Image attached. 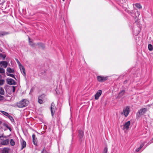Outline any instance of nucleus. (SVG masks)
Masks as SVG:
<instances>
[{
	"instance_id": "1",
	"label": "nucleus",
	"mask_w": 153,
	"mask_h": 153,
	"mask_svg": "<svg viewBox=\"0 0 153 153\" xmlns=\"http://www.w3.org/2000/svg\"><path fill=\"white\" fill-rule=\"evenodd\" d=\"M29 102L25 99H23L22 100L18 102L16 106L19 108H23L27 106Z\"/></svg>"
},
{
	"instance_id": "2",
	"label": "nucleus",
	"mask_w": 153,
	"mask_h": 153,
	"mask_svg": "<svg viewBox=\"0 0 153 153\" xmlns=\"http://www.w3.org/2000/svg\"><path fill=\"white\" fill-rule=\"evenodd\" d=\"M130 111V108L129 106H127L124 107L123 110V112L121 113L122 114H123L125 117L128 115Z\"/></svg>"
},
{
	"instance_id": "3",
	"label": "nucleus",
	"mask_w": 153,
	"mask_h": 153,
	"mask_svg": "<svg viewBox=\"0 0 153 153\" xmlns=\"http://www.w3.org/2000/svg\"><path fill=\"white\" fill-rule=\"evenodd\" d=\"M0 139L1 140L0 143L1 145L5 146L8 144L9 141L8 139L3 137H0Z\"/></svg>"
},
{
	"instance_id": "4",
	"label": "nucleus",
	"mask_w": 153,
	"mask_h": 153,
	"mask_svg": "<svg viewBox=\"0 0 153 153\" xmlns=\"http://www.w3.org/2000/svg\"><path fill=\"white\" fill-rule=\"evenodd\" d=\"M131 124V122L129 121L125 123L123 125V130L125 132L127 131L129 129V126Z\"/></svg>"
},
{
	"instance_id": "5",
	"label": "nucleus",
	"mask_w": 153,
	"mask_h": 153,
	"mask_svg": "<svg viewBox=\"0 0 153 153\" xmlns=\"http://www.w3.org/2000/svg\"><path fill=\"white\" fill-rule=\"evenodd\" d=\"M56 110V108L55 104L53 102H52L51 104V113L52 116L54 115Z\"/></svg>"
},
{
	"instance_id": "6",
	"label": "nucleus",
	"mask_w": 153,
	"mask_h": 153,
	"mask_svg": "<svg viewBox=\"0 0 153 153\" xmlns=\"http://www.w3.org/2000/svg\"><path fill=\"white\" fill-rule=\"evenodd\" d=\"M108 79L107 76L104 77L101 76H97V79L98 81L100 82H103L106 80Z\"/></svg>"
},
{
	"instance_id": "7",
	"label": "nucleus",
	"mask_w": 153,
	"mask_h": 153,
	"mask_svg": "<svg viewBox=\"0 0 153 153\" xmlns=\"http://www.w3.org/2000/svg\"><path fill=\"white\" fill-rule=\"evenodd\" d=\"M147 111V109L146 108H142L138 111V113L139 116H141L145 114Z\"/></svg>"
},
{
	"instance_id": "8",
	"label": "nucleus",
	"mask_w": 153,
	"mask_h": 153,
	"mask_svg": "<svg viewBox=\"0 0 153 153\" xmlns=\"http://www.w3.org/2000/svg\"><path fill=\"white\" fill-rule=\"evenodd\" d=\"M6 81L7 83L9 85H15L16 84L15 81L12 79H7Z\"/></svg>"
},
{
	"instance_id": "9",
	"label": "nucleus",
	"mask_w": 153,
	"mask_h": 153,
	"mask_svg": "<svg viewBox=\"0 0 153 153\" xmlns=\"http://www.w3.org/2000/svg\"><path fill=\"white\" fill-rule=\"evenodd\" d=\"M102 93V91L99 90L97 92L95 95V99L97 100H98L99 97L101 96Z\"/></svg>"
},
{
	"instance_id": "10",
	"label": "nucleus",
	"mask_w": 153,
	"mask_h": 153,
	"mask_svg": "<svg viewBox=\"0 0 153 153\" xmlns=\"http://www.w3.org/2000/svg\"><path fill=\"white\" fill-rule=\"evenodd\" d=\"M10 149L8 148H4L1 149V153H9Z\"/></svg>"
},
{
	"instance_id": "11",
	"label": "nucleus",
	"mask_w": 153,
	"mask_h": 153,
	"mask_svg": "<svg viewBox=\"0 0 153 153\" xmlns=\"http://www.w3.org/2000/svg\"><path fill=\"white\" fill-rule=\"evenodd\" d=\"M19 68L21 70V72L24 76H26V72L25 69L23 65H21L19 67Z\"/></svg>"
},
{
	"instance_id": "12",
	"label": "nucleus",
	"mask_w": 153,
	"mask_h": 153,
	"mask_svg": "<svg viewBox=\"0 0 153 153\" xmlns=\"http://www.w3.org/2000/svg\"><path fill=\"white\" fill-rule=\"evenodd\" d=\"M79 134L78 137L79 138V140L82 139L84 135V131L81 130H79L78 131Z\"/></svg>"
},
{
	"instance_id": "13",
	"label": "nucleus",
	"mask_w": 153,
	"mask_h": 153,
	"mask_svg": "<svg viewBox=\"0 0 153 153\" xmlns=\"http://www.w3.org/2000/svg\"><path fill=\"white\" fill-rule=\"evenodd\" d=\"M1 65V66H3L4 68H6L7 66L8 63L6 61H1L0 62V65Z\"/></svg>"
},
{
	"instance_id": "14",
	"label": "nucleus",
	"mask_w": 153,
	"mask_h": 153,
	"mask_svg": "<svg viewBox=\"0 0 153 153\" xmlns=\"http://www.w3.org/2000/svg\"><path fill=\"white\" fill-rule=\"evenodd\" d=\"M26 144L25 141L23 140H22L21 142V150H22L24 148L26 147Z\"/></svg>"
},
{
	"instance_id": "15",
	"label": "nucleus",
	"mask_w": 153,
	"mask_h": 153,
	"mask_svg": "<svg viewBox=\"0 0 153 153\" xmlns=\"http://www.w3.org/2000/svg\"><path fill=\"white\" fill-rule=\"evenodd\" d=\"M146 143V142H144L143 143H142L140 145V146L136 149L135 151L136 152H138L143 147Z\"/></svg>"
},
{
	"instance_id": "16",
	"label": "nucleus",
	"mask_w": 153,
	"mask_h": 153,
	"mask_svg": "<svg viewBox=\"0 0 153 153\" xmlns=\"http://www.w3.org/2000/svg\"><path fill=\"white\" fill-rule=\"evenodd\" d=\"M32 136L33 143L34 145H36L37 138L36 137V136L34 134H33Z\"/></svg>"
},
{
	"instance_id": "17",
	"label": "nucleus",
	"mask_w": 153,
	"mask_h": 153,
	"mask_svg": "<svg viewBox=\"0 0 153 153\" xmlns=\"http://www.w3.org/2000/svg\"><path fill=\"white\" fill-rule=\"evenodd\" d=\"M7 72L10 73H13L14 72V71L13 69L11 68H7Z\"/></svg>"
},
{
	"instance_id": "18",
	"label": "nucleus",
	"mask_w": 153,
	"mask_h": 153,
	"mask_svg": "<svg viewBox=\"0 0 153 153\" xmlns=\"http://www.w3.org/2000/svg\"><path fill=\"white\" fill-rule=\"evenodd\" d=\"M6 56L5 54L0 53V59H5Z\"/></svg>"
},
{
	"instance_id": "19",
	"label": "nucleus",
	"mask_w": 153,
	"mask_h": 153,
	"mask_svg": "<svg viewBox=\"0 0 153 153\" xmlns=\"http://www.w3.org/2000/svg\"><path fill=\"white\" fill-rule=\"evenodd\" d=\"M9 33L8 32H6L4 31H2L0 32V35L2 36H4L8 34Z\"/></svg>"
},
{
	"instance_id": "20",
	"label": "nucleus",
	"mask_w": 153,
	"mask_h": 153,
	"mask_svg": "<svg viewBox=\"0 0 153 153\" xmlns=\"http://www.w3.org/2000/svg\"><path fill=\"white\" fill-rule=\"evenodd\" d=\"M134 5L137 8L139 9H141L142 7L141 5L139 3H137L134 4Z\"/></svg>"
},
{
	"instance_id": "21",
	"label": "nucleus",
	"mask_w": 153,
	"mask_h": 153,
	"mask_svg": "<svg viewBox=\"0 0 153 153\" xmlns=\"http://www.w3.org/2000/svg\"><path fill=\"white\" fill-rule=\"evenodd\" d=\"M125 93V91L124 90H122L119 93V96L120 97H121L123 96Z\"/></svg>"
},
{
	"instance_id": "22",
	"label": "nucleus",
	"mask_w": 153,
	"mask_h": 153,
	"mask_svg": "<svg viewBox=\"0 0 153 153\" xmlns=\"http://www.w3.org/2000/svg\"><path fill=\"white\" fill-rule=\"evenodd\" d=\"M1 112L3 115L7 116L8 117L10 115L8 113L4 111H1Z\"/></svg>"
},
{
	"instance_id": "23",
	"label": "nucleus",
	"mask_w": 153,
	"mask_h": 153,
	"mask_svg": "<svg viewBox=\"0 0 153 153\" xmlns=\"http://www.w3.org/2000/svg\"><path fill=\"white\" fill-rule=\"evenodd\" d=\"M4 91L3 88L1 87H0V94L1 95L4 94Z\"/></svg>"
},
{
	"instance_id": "24",
	"label": "nucleus",
	"mask_w": 153,
	"mask_h": 153,
	"mask_svg": "<svg viewBox=\"0 0 153 153\" xmlns=\"http://www.w3.org/2000/svg\"><path fill=\"white\" fill-rule=\"evenodd\" d=\"M149 50L150 51H152L153 50V47L151 44H149L148 45Z\"/></svg>"
},
{
	"instance_id": "25",
	"label": "nucleus",
	"mask_w": 153,
	"mask_h": 153,
	"mask_svg": "<svg viewBox=\"0 0 153 153\" xmlns=\"http://www.w3.org/2000/svg\"><path fill=\"white\" fill-rule=\"evenodd\" d=\"M40 97H38V102L40 104H42L43 102V101L44 100H42V99H40Z\"/></svg>"
},
{
	"instance_id": "26",
	"label": "nucleus",
	"mask_w": 153,
	"mask_h": 153,
	"mask_svg": "<svg viewBox=\"0 0 153 153\" xmlns=\"http://www.w3.org/2000/svg\"><path fill=\"white\" fill-rule=\"evenodd\" d=\"M45 96L44 94H42V95H41L39 96L38 97H40V99H42V100H45Z\"/></svg>"
},
{
	"instance_id": "27",
	"label": "nucleus",
	"mask_w": 153,
	"mask_h": 153,
	"mask_svg": "<svg viewBox=\"0 0 153 153\" xmlns=\"http://www.w3.org/2000/svg\"><path fill=\"white\" fill-rule=\"evenodd\" d=\"M10 145L12 146H13L15 144V142L14 140L13 139H11L10 140Z\"/></svg>"
},
{
	"instance_id": "28",
	"label": "nucleus",
	"mask_w": 153,
	"mask_h": 153,
	"mask_svg": "<svg viewBox=\"0 0 153 153\" xmlns=\"http://www.w3.org/2000/svg\"><path fill=\"white\" fill-rule=\"evenodd\" d=\"M5 72L4 69L3 68L0 67V73L1 74H4Z\"/></svg>"
},
{
	"instance_id": "29",
	"label": "nucleus",
	"mask_w": 153,
	"mask_h": 153,
	"mask_svg": "<svg viewBox=\"0 0 153 153\" xmlns=\"http://www.w3.org/2000/svg\"><path fill=\"white\" fill-rule=\"evenodd\" d=\"M8 118L10 119L12 122H14V120L13 118L10 115L8 116Z\"/></svg>"
},
{
	"instance_id": "30",
	"label": "nucleus",
	"mask_w": 153,
	"mask_h": 153,
	"mask_svg": "<svg viewBox=\"0 0 153 153\" xmlns=\"http://www.w3.org/2000/svg\"><path fill=\"white\" fill-rule=\"evenodd\" d=\"M5 82V81L4 79H0V85H2L4 84Z\"/></svg>"
},
{
	"instance_id": "31",
	"label": "nucleus",
	"mask_w": 153,
	"mask_h": 153,
	"mask_svg": "<svg viewBox=\"0 0 153 153\" xmlns=\"http://www.w3.org/2000/svg\"><path fill=\"white\" fill-rule=\"evenodd\" d=\"M7 75L10 77H11L13 78L16 79V78L14 76V75L13 74H7Z\"/></svg>"
},
{
	"instance_id": "32",
	"label": "nucleus",
	"mask_w": 153,
	"mask_h": 153,
	"mask_svg": "<svg viewBox=\"0 0 153 153\" xmlns=\"http://www.w3.org/2000/svg\"><path fill=\"white\" fill-rule=\"evenodd\" d=\"M15 60H16V62H17L18 64V65L19 67L20 66H21V65H22L21 64L20 62H19V61L17 59H16Z\"/></svg>"
},
{
	"instance_id": "33",
	"label": "nucleus",
	"mask_w": 153,
	"mask_h": 153,
	"mask_svg": "<svg viewBox=\"0 0 153 153\" xmlns=\"http://www.w3.org/2000/svg\"><path fill=\"white\" fill-rule=\"evenodd\" d=\"M4 126H5L8 129H9L10 131H11V128L9 126L8 124H5L4 125Z\"/></svg>"
},
{
	"instance_id": "34",
	"label": "nucleus",
	"mask_w": 153,
	"mask_h": 153,
	"mask_svg": "<svg viewBox=\"0 0 153 153\" xmlns=\"http://www.w3.org/2000/svg\"><path fill=\"white\" fill-rule=\"evenodd\" d=\"M29 44L32 46H34L33 45V42H31V41H30V38H29Z\"/></svg>"
},
{
	"instance_id": "35",
	"label": "nucleus",
	"mask_w": 153,
	"mask_h": 153,
	"mask_svg": "<svg viewBox=\"0 0 153 153\" xmlns=\"http://www.w3.org/2000/svg\"><path fill=\"white\" fill-rule=\"evenodd\" d=\"M107 148L105 147L102 153H107Z\"/></svg>"
},
{
	"instance_id": "36",
	"label": "nucleus",
	"mask_w": 153,
	"mask_h": 153,
	"mask_svg": "<svg viewBox=\"0 0 153 153\" xmlns=\"http://www.w3.org/2000/svg\"><path fill=\"white\" fill-rule=\"evenodd\" d=\"M51 88V91H53L54 90L56 89V88L55 87V86L53 85L52 86Z\"/></svg>"
},
{
	"instance_id": "37",
	"label": "nucleus",
	"mask_w": 153,
	"mask_h": 153,
	"mask_svg": "<svg viewBox=\"0 0 153 153\" xmlns=\"http://www.w3.org/2000/svg\"><path fill=\"white\" fill-rule=\"evenodd\" d=\"M4 100V97L0 95V100Z\"/></svg>"
},
{
	"instance_id": "38",
	"label": "nucleus",
	"mask_w": 153,
	"mask_h": 153,
	"mask_svg": "<svg viewBox=\"0 0 153 153\" xmlns=\"http://www.w3.org/2000/svg\"><path fill=\"white\" fill-rule=\"evenodd\" d=\"M12 88H13V92H14L15 91V88L14 86H13Z\"/></svg>"
},
{
	"instance_id": "39",
	"label": "nucleus",
	"mask_w": 153,
	"mask_h": 153,
	"mask_svg": "<svg viewBox=\"0 0 153 153\" xmlns=\"http://www.w3.org/2000/svg\"><path fill=\"white\" fill-rule=\"evenodd\" d=\"M42 153H47V152L45 150H43Z\"/></svg>"
},
{
	"instance_id": "40",
	"label": "nucleus",
	"mask_w": 153,
	"mask_h": 153,
	"mask_svg": "<svg viewBox=\"0 0 153 153\" xmlns=\"http://www.w3.org/2000/svg\"><path fill=\"white\" fill-rule=\"evenodd\" d=\"M39 45H42V47H43V46L42 45L43 44L41 43H39L38 44Z\"/></svg>"
},
{
	"instance_id": "41",
	"label": "nucleus",
	"mask_w": 153,
	"mask_h": 153,
	"mask_svg": "<svg viewBox=\"0 0 153 153\" xmlns=\"http://www.w3.org/2000/svg\"><path fill=\"white\" fill-rule=\"evenodd\" d=\"M56 91L57 94H58L59 93V92H58L57 90L56 89Z\"/></svg>"
},
{
	"instance_id": "42",
	"label": "nucleus",
	"mask_w": 153,
	"mask_h": 153,
	"mask_svg": "<svg viewBox=\"0 0 153 153\" xmlns=\"http://www.w3.org/2000/svg\"><path fill=\"white\" fill-rule=\"evenodd\" d=\"M2 78V76H1L0 74V79H1Z\"/></svg>"
},
{
	"instance_id": "43",
	"label": "nucleus",
	"mask_w": 153,
	"mask_h": 153,
	"mask_svg": "<svg viewBox=\"0 0 153 153\" xmlns=\"http://www.w3.org/2000/svg\"><path fill=\"white\" fill-rule=\"evenodd\" d=\"M138 15H140V14L139 12H138Z\"/></svg>"
},
{
	"instance_id": "44",
	"label": "nucleus",
	"mask_w": 153,
	"mask_h": 153,
	"mask_svg": "<svg viewBox=\"0 0 153 153\" xmlns=\"http://www.w3.org/2000/svg\"><path fill=\"white\" fill-rule=\"evenodd\" d=\"M0 51H2L1 50H0Z\"/></svg>"
},
{
	"instance_id": "45",
	"label": "nucleus",
	"mask_w": 153,
	"mask_h": 153,
	"mask_svg": "<svg viewBox=\"0 0 153 153\" xmlns=\"http://www.w3.org/2000/svg\"><path fill=\"white\" fill-rule=\"evenodd\" d=\"M139 33V32H138V33H137V34H138Z\"/></svg>"
},
{
	"instance_id": "46",
	"label": "nucleus",
	"mask_w": 153,
	"mask_h": 153,
	"mask_svg": "<svg viewBox=\"0 0 153 153\" xmlns=\"http://www.w3.org/2000/svg\"><path fill=\"white\" fill-rule=\"evenodd\" d=\"M62 1H65V0H62Z\"/></svg>"
}]
</instances>
